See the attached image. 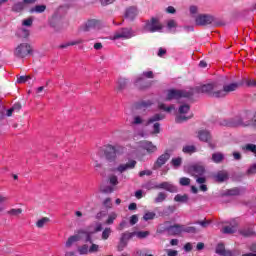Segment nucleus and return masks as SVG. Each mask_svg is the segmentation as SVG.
Listing matches in <instances>:
<instances>
[{
  "instance_id": "37998d69",
  "label": "nucleus",
  "mask_w": 256,
  "mask_h": 256,
  "mask_svg": "<svg viewBox=\"0 0 256 256\" xmlns=\"http://www.w3.org/2000/svg\"><path fill=\"white\" fill-rule=\"evenodd\" d=\"M196 232H197V228L193 226L182 225V233H196Z\"/></svg>"
},
{
  "instance_id": "20e7f679",
  "label": "nucleus",
  "mask_w": 256,
  "mask_h": 256,
  "mask_svg": "<svg viewBox=\"0 0 256 256\" xmlns=\"http://www.w3.org/2000/svg\"><path fill=\"white\" fill-rule=\"evenodd\" d=\"M123 151V148L120 146H113V145H106L104 148V155L110 163H113V161H116L117 155Z\"/></svg>"
},
{
  "instance_id": "338daca9",
  "label": "nucleus",
  "mask_w": 256,
  "mask_h": 256,
  "mask_svg": "<svg viewBox=\"0 0 256 256\" xmlns=\"http://www.w3.org/2000/svg\"><path fill=\"white\" fill-rule=\"evenodd\" d=\"M228 195H239V189L233 188L231 190H228Z\"/></svg>"
},
{
  "instance_id": "dca6fc26",
  "label": "nucleus",
  "mask_w": 256,
  "mask_h": 256,
  "mask_svg": "<svg viewBox=\"0 0 256 256\" xmlns=\"http://www.w3.org/2000/svg\"><path fill=\"white\" fill-rule=\"evenodd\" d=\"M189 173L194 177H199V175L205 173V167L201 164H195L189 168Z\"/></svg>"
},
{
  "instance_id": "9b49d317",
  "label": "nucleus",
  "mask_w": 256,
  "mask_h": 256,
  "mask_svg": "<svg viewBox=\"0 0 256 256\" xmlns=\"http://www.w3.org/2000/svg\"><path fill=\"white\" fill-rule=\"evenodd\" d=\"M135 165H137V161L130 160L127 163H122L118 165V167L113 168L112 171L116 173H125V171H129V169H135Z\"/></svg>"
},
{
  "instance_id": "0e129e2a",
  "label": "nucleus",
  "mask_w": 256,
  "mask_h": 256,
  "mask_svg": "<svg viewBox=\"0 0 256 256\" xmlns=\"http://www.w3.org/2000/svg\"><path fill=\"white\" fill-rule=\"evenodd\" d=\"M139 221V217L137 215H132L130 217V225H136V223H138Z\"/></svg>"
},
{
  "instance_id": "680f3d73",
  "label": "nucleus",
  "mask_w": 256,
  "mask_h": 256,
  "mask_svg": "<svg viewBox=\"0 0 256 256\" xmlns=\"http://www.w3.org/2000/svg\"><path fill=\"white\" fill-rule=\"evenodd\" d=\"M241 234L244 237H251V235H254V232H253V230L248 229V230H242Z\"/></svg>"
},
{
  "instance_id": "4c0bfd02",
  "label": "nucleus",
  "mask_w": 256,
  "mask_h": 256,
  "mask_svg": "<svg viewBox=\"0 0 256 256\" xmlns=\"http://www.w3.org/2000/svg\"><path fill=\"white\" fill-rule=\"evenodd\" d=\"M111 233H113V230H111V228H109V227L105 228L102 232V239L104 241H107V239H109V237H111Z\"/></svg>"
},
{
  "instance_id": "6e6d98bb",
  "label": "nucleus",
  "mask_w": 256,
  "mask_h": 256,
  "mask_svg": "<svg viewBox=\"0 0 256 256\" xmlns=\"http://www.w3.org/2000/svg\"><path fill=\"white\" fill-rule=\"evenodd\" d=\"M31 79V76H20L17 78V83H27Z\"/></svg>"
},
{
  "instance_id": "b1692460",
  "label": "nucleus",
  "mask_w": 256,
  "mask_h": 256,
  "mask_svg": "<svg viewBox=\"0 0 256 256\" xmlns=\"http://www.w3.org/2000/svg\"><path fill=\"white\" fill-rule=\"evenodd\" d=\"M137 13H138L137 8L130 7L126 10L125 17H126V19L133 20L137 17Z\"/></svg>"
},
{
  "instance_id": "4be33fe9",
  "label": "nucleus",
  "mask_w": 256,
  "mask_h": 256,
  "mask_svg": "<svg viewBox=\"0 0 256 256\" xmlns=\"http://www.w3.org/2000/svg\"><path fill=\"white\" fill-rule=\"evenodd\" d=\"M93 229V224H90L86 230H82V235H86V241H88L89 243H91V235H95V233H97L96 231H93Z\"/></svg>"
},
{
  "instance_id": "09e8293b",
  "label": "nucleus",
  "mask_w": 256,
  "mask_h": 256,
  "mask_svg": "<svg viewBox=\"0 0 256 256\" xmlns=\"http://www.w3.org/2000/svg\"><path fill=\"white\" fill-rule=\"evenodd\" d=\"M92 225L94 226L93 231H95L96 233H99V231H103V224L101 222H94L92 223Z\"/></svg>"
},
{
  "instance_id": "a211bd4d",
  "label": "nucleus",
  "mask_w": 256,
  "mask_h": 256,
  "mask_svg": "<svg viewBox=\"0 0 256 256\" xmlns=\"http://www.w3.org/2000/svg\"><path fill=\"white\" fill-rule=\"evenodd\" d=\"M157 187H158V189H165L166 191H169L170 193H177L176 186L169 182H162Z\"/></svg>"
},
{
  "instance_id": "7ed1b4c3",
  "label": "nucleus",
  "mask_w": 256,
  "mask_h": 256,
  "mask_svg": "<svg viewBox=\"0 0 256 256\" xmlns=\"http://www.w3.org/2000/svg\"><path fill=\"white\" fill-rule=\"evenodd\" d=\"M189 119H193L191 108L187 104L181 105L176 116V123H183L184 121H189Z\"/></svg>"
},
{
  "instance_id": "864d4df0",
  "label": "nucleus",
  "mask_w": 256,
  "mask_h": 256,
  "mask_svg": "<svg viewBox=\"0 0 256 256\" xmlns=\"http://www.w3.org/2000/svg\"><path fill=\"white\" fill-rule=\"evenodd\" d=\"M160 132H161V125H160L158 122L154 123L152 133H153L154 135H157V134H159Z\"/></svg>"
},
{
  "instance_id": "13d9d810",
  "label": "nucleus",
  "mask_w": 256,
  "mask_h": 256,
  "mask_svg": "<svg viewBox=\"0 0 256 256\" xmlns=\"http://www.w3.org/2000/svg\"><path fill=\"white\" fill-rule=\"evenodd\" d=\"M141 123H143V118L140 116H135L132 121V125H141Z\"/></svg>"
},
{
  "instance_id": "c756f323",
  "label": "nucleus",
  "mask_w": 256,
  "mask_h": 256,
  "mask_svg": "<svg viewBox=\"0 0 256 256\" xmlns=\"http://www.w3.org/2000/svg\"><path fill=\"white\" fill-rule=\"evenodd\" d=\"M23 213V209L21 208H12L9 211H7V215H10V217H19Z\"/></svg>"
},
{
  "instance_id": "49530a36",
  "label": "nucleus",
  "mask_w": 256,
  "mask_h": 256,
  "mask_svg": "<svg viewBox=\"0 0 256 256\" xmlns=\"http://www.w3.org/2000/svg\"><path fill=\"white\" fill-rule=\"evenodd\" d=\"M155 212H146L143 216L144 221H153L155 219Z\"/></svg>"
},
{
  "instance_id": "2eb2a0df",
  "label": "nucleus",
  "mask_w": 256,
  "mask_h": 256,
  "mask_svg": "<svg viewBox=\"0 0 256 256\" xmlns=\"http://www.w3.org/2000/svg\"><path fill=\"white\" fill-rule=\"evenodd\" d=\"M170 157H171V155L167 152L160 155L158 157V159L156 160V162L154 163V169H159V168L163 167V165H165L167 163V161H169Z\"/></svg>"
},
{
  "instance_id": "774afa93",
  "label": "nucleus",
  "mask_w": 256,
  "mask_h": 256,
  "mask_svg": "<svg viewBox=\"0 0 256 256\" xmlns=\"http://www.w3.org/2000/svg\"><path fill=\"white\" fill-rule=\"evenodd\" d=\"M179 252L177 250H167L168 256H177Z\"/></svg>"
},
{
  "instance_id": "2f4dec72",
  "label": "nucleus",
  "mask_w": 256,
  "mask_h": 256,
  "mask_svg": "<svg viewBox=\"0 0 256 256\" xmlns=\"http://www.w3.org/2000/svg\"><path fill=\"white\" fill-rule=\"evenodd\" d=\"M242 150L244 153H247L250 151L251 153H254L256 157V145L255 144H246L245 146L242 147Z\"/></svg>"
},
{
  "instance_id": "e433bc0d",
  "label": "nucleus",
  "mask_w": 256,
  "mask_h": 256,
  "mask_svg": "<svg viewBox=\"0 0 256 256\" xmlns=\"http://www.w3.org/2000/svg\"><path fill=\"white\" fill-rule=\"evenodd\" d=\"M159 109H162V111H166V113H171L172 111L175 110V106L170 105V106H165L163 103H159L158 105Z\"/></svg>"
},
{
  "instance_id": "5fc2aeb1",
  "label": "nucleus",
  "mask_w": 256,
  "mask_h": 256,
  "mask_svg": "<svg viewBox=\"0 0 256 256\" xmlns=\"http://www.w3.org/2000/svg\"><path fill=\"white\" fill-rule=\"evenodd\" d=\"M127 247V242L120 238V242L118 244V251H123Z\"/></svg>"
},
{
  "instance_id": "f8f14e48",
  "label": "nucleus",
  "mask_w": 256,
  "mask_h": 256,
  "mask_svg": "<svg viewBox=\"0 0 256 256\" xmlns=\"http://www.w3.org/2000/svg\"><path fill=\"white\" fill-rule=\"evenodd\" d=\"M37 3V0H23L22 2H17L13 5L12 11H15L16 13H21L23 9H25L26 5H33Z\"/></svg>"
},
{
  "instance_id": "c9c22d12",
  "label": "nucleus",
  "mask_w": 256,
  "mask_h": 256,
  "mask_svg": "<svg viewBox=\"0 0 256 256\" xmlns=\"http://www.w3.org/2000/svg\"><path fill=\"white\" fill-rule=\"evenodd\" d=\"M133 237H135V232H125L121 235L120 239L128 243L130 239H133Z\"/></svg>"
},
{
  "instance_id": "393cba45",
  "label": "nucleus",
  "mask_w": 256,
  "mask_h": 256,
  "mask_svg": "<svg viewBox=\"0 0 256 256\" xmlns=\"http://www.w3.org/2000/svg\"><path fill=\"white\" fill-rule=\"evenodd\" d=\"M215 179L218 183H223V181H227L229 179V174L226 171H220L215 175Z\"/></svg>"
},
{
  "instance_id": "f03ea898",
  "label": "nucleus",
  "mask_w": 256,
  "mask_h": 256,
  "mask_svg": "<svg viewBox=\"0 0 256 256\" xmlns=\"http://www.w3.org/2000/svg\"><path fill=\"white\" fill-rule=\"evenodd\" d=\"M31 53H33V48L29 43H20L14 49V56L18 59H25V57H28Z\"/></svg>"
},
{
  "instance_id": "0eeeda50",
  "label": "nucleus",
  "mask_w": 256,
  "mask_h": 256,
  "mask_svg": "<svg viewBox=\"0 0 256 256\" xmlns=\"http://www.w3.org/2000/svg\"><path fill=\"white\" fill-rule=\"evenodd\" d=\"M101 26V21L97 19H90L80 26V31H83L84 33H87L89 31H99V29H101Z\"/></svg>"
},
{
  "instance_id": "aec40b11",
  "label": "nucleus",
  "mask_w": 256,
  "mask_h": 256,
  "mask_svg": "<svg viewBox=\"0 0 256 256\" xmlns=\"http://www.w3.org/2000/svg\"><path fill=\"white\" fill-rule=\"evenodd\" d=\"M168 233L170 235H181V233H183V225H173L168 227Z\"/></svg>"
},
{
  "instance_id": "79ce46f5",
  "label": "nucleus",
  "mask_w": 256,
  "mask_h": 256,
  "mask_svg": "<svg viewBox=\"0 0 256 256\" xmlns=\"http://www.w3.org/2000/svg\"><path fill=\"white\" fill-rule=\"evenodd\" d=\"M189 13L191 15V17H197L198 13H199V7L196 5H192L189 7Z\"/></svg>"
},
{
  "instance_id": "603ef678",
  "label": "nucleus",
  "mask_w": 256,
  "mask_h": 256,
  "mask_svg": "<svg viewBox=\"0 0 256 256\" xmlns=\"http://www.w3.org/2000/svg\"><path fill=\"white\" fill-rule=\"evenodd\" d=\"M103 205L106 209H113V202L111 201V198H106L103 201Z\"/></svg>"
},
{
  "instance_id": "9d476101",
  "label": "nucleus",
  "mask_w": 256,
  "mask_h": 256,
  "mask_svg": "<svg viewBox=\"0 0 256 256\" xmlns=\"http://www.w3.org/2000/svg\"><path fill=\"white\" fill-rule=\"evenodd\" d=\"M213 21V16L209 14H199L195 18V24L200 27H205V25H211Z\"/></svg>"
},
{
  "instance_id": "ea45409f",
  "label": "nucleus",
  "mask_w": 256,
  "mask_h": 256,
  "mask_svg": "<svg viewBox=\"0 0 256 256\" xmlns=\"http://www.w3.org/2000/svg\"><path fill=\"white\" fill-rule=\"evenodd\" d=\"M78 253H79V255H88L89 246L87 244H84V245L78 247Z\"/></svg>"
},
{
  "instance_id": "c03bdc74",
  "label": "nucleus",
  "mask_w": 256,
  "mask_h": 256,
  "mask_svg": "<svg viewBox=\"0 0 256 256\" xmlns=\"http://www.w3.org/2000/svg\"><path fill=\"white\" fill-rule=\"evenodd\" d=\"M33 17H28L24 20H22V27H32L33 26Z\"/></svg>"
},
{
  "instance_id": "f704fd0d",
  "label": "nucleus",
  "mask_w": 256,
  "mask_h": 256,
  "mask_svg": "<svg viewBox=\"0 0 256 256\" xmlns=\"http://www.w3.org/2000/svg\"><path fill=\"white\" fill-rule=\"evenodd\" d=\"M83 43V40H75L72 42H67L65 44L60 45V49H67V47H72L73 45H81Z\"/></svg>"
},
{
  "instance_id": "6ab92c4d",
  "label": "nucleus",
  "mask_w": 256,
  "mask_h": 256,
  "mask_svg": "<svg viewBox=\"0 0 256 256\" xmlns=\"http://www.w3.org/2000/svg\"><path fill=\"white\" fill-rule=\"evenodd\" d=\"M216 253L217 255H221V256H233V252H231L230 250H226L225 245L223 244L217 245Z\"/></svg>"
},
{
  "instance_id": "a18cd8bd",
  "label": "nucleus",
  "mask_w": 256,
  "mask_h": 256,
  "mask_svg": "<svg viewBox=\"0 0 256 256\" xmlns=\"http://www.w3.org/2000/svg\"><path fill=\"white\" fill-rule=\"evenodd\" d=\"M165 199H167V194H165L164 192H160L155 198L154 203H163Z\"/></svg>"
},
{
  "instance_id": "8fccbe9b",
  "label": "nucleus",
  "mask_w": 256,
  "mask_h": 256,
  "mask_svg": "<svg viewBox=\"0 0 256 256\" xmlns=\"http://www.w3.org/2000/svg\"><path fill=\"white\" fill-rule=\"evenodd\" d=\"M237 228L235 226H226L222 229V233H235Z\"/></svg>"
},
{
  "instance_id": "6e6552de",
  "label": "nucleus",
  "mask_w": 256,
  "mask_h": 256,
  "mask_svg": "<svg viewBox=\"0 0 256 256\" xmlns=\"http://www.w3.org/2000/svg\"><path fill=\"white\" fill-rule=\"evenodd\" d=\"M137 35L135 31L131 28H122L114 33L112 39L115 41L117 39H131Z\"/></svg>"
},
{
  "instance_id": "e2e57ef3",
  "label": "nucleus",
  "mask_w": 256,
  "mask_h": 256,
  "mask_svg": "<svg viewBox=\"0 0 256 256\" xmlns=\"http://www.w3.org/2000/svg\"><path fill=\"white\" fill-rule=\"evenodd\" d=\"M97 251H99V245L92 244L89 248V253H97Z\"/></svg>"
},
{
  "instance_id": "f3484780",
  "label": "nucleus",
  "mask_w": 256,
  "mask_h": 256,
  "mask_svg": "<svg viewBox=\"0 0 256 256\" xmlns=\"http://www.w3.org/2000/svg\"><path fill=\"white\" fill-rule=\"evenodd\" d=\"M139 146L141 149H145L147 153H155V151H157V146H155L153 142L141 141L139 142Z\"/></svg>"
},
{
  "instance_id": "423d86ee",
  "label": "nucleus",
  "mask_w": 256,
  "mask_h": 256,
  "mask_svg": "<svg viewBox=\"0 0 256 256\" xmlns=\"http://www.w3.org/2000/svg\"><path fill=\"white\" fill-rule=\"evenodd\" d=\"M222 125H225L226 127H249L251 121H245V118L236 116L230 120H224Z\"/></svg>"
},
{
  "instance_id": "473e14b6",
  "label": "nucleus",
  "mask_w": 256,
  "mask_h": 256,
  "mask_svg": "<svg viewBox=\"0 0 256 256\" xmlns=\"http://www.w3.org/2000/svg\"><path fill=\"white\" fill-rule=\"evenodd\" d=\"M174 201H176L177 203H187V201H189V196H187V194H184V195L177 194L174 197Z\"/></svg>"
},
{
  "instance_id": "4468645a",
  "label": "nucleus",
  "mask_w": 256,
  "mask_h": 256,
  "mask_svg": "<svg viewBox=\"0 0 256 256\" xmlns=\"http://www.w3.org/2000/svg\"><path fill=\"white\" fill-rule=\"evenodd\" d=\"M145 77L147 79H153V71H146L143 72L140 76H137L134 80V85H136V87H139L141 83L145 82Z\"/></svg>"
},
{
  "instance_id": "f257e3e1",
  "label": "nucleus",
  "mask_w": 256,
  "mask_h": 256,
  "mask_svg": "<svg viewBox=\"0 0 256 256\" xmlns=\"http://www.w3.org/2000/svg\"><path fill=\"white\" fill-rule=\"evenodd\" d=\"M219 89L220 86L215 82L197 86L196 88H190L189 90L170 89L166 91L164 101H173V99H187V97H191L192 95H195V93H207V95H210V97L219 99V96H215L217 93H219Z\"/></svg>"
},
{
  "instance_id": "cd10ccee",
  "label": "nucleus",
  "mask_w": 256,
  "mask_h": 256,
  "mask_svg": "<svg viewBox=\"0 0 256 256\" xmlns=\"http://www.w3.org/2000/svg\"><path fill=\"white\" fill-rule=\"evenodd\" d=\"M128 84L129 80H127V78H119L116 89H118V91H123Z\"/></svg>"
},
{
  "instance_id": "72a5a7b5",
  "label": "nucleus",
  "mask_w": 256,
  "mask_h": 256,
  "mask_svg": "<svg viewBox=\"0 0 256 256\" xmlns=\"http://www.w3.org/2000/svg\"><path fill=\"white\" fill-rule=\"evenodd\" d=\"M150 234L151 233L149 231H135L134 237H137L138 239H146Z\"/></svg>"
},
{
  "instance_id": "052dcab7",
  "label": "nucleus",
  "mask_w": 256,
  "mask_h": 256,
  "mask_svg": "<svg viewBox=\"0 0 256 256\" xmlns=\"http://www.w3.org/2000/svg\"><path fill=\"white\" fill-rule=\"evenodd\" d=\"M244 83H246L247 87H255L256 80L253 79H245Z\"/></svg>"
},
{
  "instance_id": "de8ad7c7",
  "label": "nucleus",
  "mask_w": 256,
  "mask_h": 256,
  "mask_svg": "<svg viewBox=\"0 0 256 256\" xmlns=\"http://www.w3.org/2000/svg\"><path fill=\"white\" fill-rule=\"evenodd\" d=\"M181 163H183V160L181 159V157L173 158L172 161H171V164L175 168L181 167Z\"/></svg>"
},
{
  "instance_id": "412c9836",
  "label": "nucleus",
  "mask_w": 256,
  "mask_h": 256,
  "mask_svg": "<svg viewBox=\"0 0 256 256\" xmlns=\"http://www.w3.org/2000/svg\"><path fill=\"white\" fill-rule=\"evenodd\" d=\"M198 139L204 141V143H209L211 141V133L207 130H200L198 132Z\"/></svg>"
},
{
  "instance_id": "c85d7f7f",
  "label": "nucleus",
  "mask_w": 256,
  "mask_h": 256,
  "mask_svg": "<svg viewBox=\"0 0 256 256\" xmlns=\"http://www.w3.org/2000/svg\"><path fill=\"white\" fill-rule=\"evenodd\" d=\"M51 220L48 218V217H43L39 220H37L36 222V227L38 229H43V227H45V225H48V223L50 222Z\"/></svg>"
},
{
  "instance_id": "39448f33",
  "label": "nucleus",
  "mask_w": 256,
  "mask_h": 256,
  "mask_svg": "<svg viewBox=\"0 0 256 256\" xmlns=\"http://www.w3.org/2000/svg\"><path fill=\"white\" fill-rule=\"evenodd\" d=\"M163 29V26L159 22L157 18H152L148 20L144 27L143 32L144 33H156V31H161Z\"/></svg>"
},
{
  "instance_id": "bf43d9fd",
  "label": "nucleus",
  "mask_w": 256,
  "mask_h": 256,
  "mask_svg": "<svg viewBox=\"0 0 256 256\" xmlns=\"http://www.w3.org/2000/svg\"><path fill=\"white\" fill-rule=\"evenodd\" d=\"M247 173H248V175H255V173H256V163H255V164H252V165L249 167Z\"/></svg>"
},
{
  "instance_id": "ddd939ff",
  "label": "nucleus",
  "mask_w": 256,
  "mask_h": 256,
  "mask_svg": "<svg viewBox=\"0 0 256 256\" xmlns=\"http://www.w3.org/2000/svg\"><path fill=\"white\" fill-rule=\"evenodd\" d=\"M82 233H83V230H79L77 234L70 236L65 243V247L67 249H71V247H73V245H75V243H77V241H79L80 239L83 238Z\"/></svg>"
},
{
  "instance_id": "a878e982",
  "label": "nucleus",
  "mask_w": 256,
  "mask_h": 256,
  "mask_svg": "<svg viewBox=\"0 0 256 256\" xmlns=\"http://www.w3.org/2000/svg\"><path fill=\"white\" fill-rule=\"evenodd\" d=\"M117 217H119V214H117V212H115V211L110 212L105 221V225H113V223H115V219H117Z\"/></svg>"
},
{
  "instance_id": "7c9ffc66",
  "label": "nucleus",
  "mask_w": 256,
  "mask_h": 256,
  "mask_svg": "<svg viewBox=\"0 0 256 256\" xmlns=\"http://www.w3.org/2000/svg\"><path fill=\"white\" fill-rule=\"evenodd\" d=\"M47 6L45 5H36L30 9V13H45Z\"/></svg>"
},
{
  "instance_id": "a19ab883",
  "label": "nucleus",
  "mask_w": 256,
  "mask_h": 256,
  "mask_svg": "<svg viewBox=\"0 0 256 256\" xmlns=\"http://www.w3.org/2000/svg\"><path fill=\"white\" fill-rule=\"evenodd\" d=\"M162 119H165L163 114H155L148 120V124L155 123V121H161Z\"/></svg>"
},
{
  "instance_id": "3c124183",
  "label": "nucleus",
  "mask_w": 256,
  "mask_h": 256,
  "mask_svg": "<svg viewBox=\"0 0 256 256\" xmlns=\"http://www.w3.org/2000/svg\"><path fill=\"white\" fill-rule=\"evenodd\" d=\"M179 183H180V185H182V187H187V185L191 184V179H189L187 177H182V178H180Z\"/></svg>"
},
{
  "instance_id": "5701e85b",
  "label": "nucleus",
  "mask_w": 256,
  "mask_h": 256,
  "mask_svg": "<svg viewBox=\"0 0 256 256\" xmlns=\"http://www.w3.org/2000/svg\"><path fill=\"white\" fill-rule=\"evenodd\" d=\"M9 201V196L5 194H0V213H3L7 209V202Z\"/></svg>"
},
{
  "instance_id": "69168bd1",
  "label": "nucleus",
  "mask_w": 256,
  "mask_h": 256,
  "mask_svg": "<svg viewBox=\"0 0 256 256\" xmlns=\"http://www.w3.org/2000/svg\"><path fill=\"white\" fill-rule=\"evenodd\" d=\"M167 25L168 29H175V27H177V22H175V20H169Z\"/></svg>"
},
{
  "instance_id": "4d7b16f0",
  "label": "nucleus",
  "mask_w": 256,
  "mask_h": 256,
  "mask_svg": "<svg viewBox=\"0 0 256 256\" xmlns=\"http://www.w3.org/2000/svg\"><path fill=\"white\" fill-rule=\"evenodd\" d=\"M183 153H195V146H185Z\"/></svg>"
},
{
  "instance_id": "bb28decb",
  "label": "nucleus",
  "mask_w": 256,
  "mask_h": 256,
  "mask_svg": "<svg viewBox=\"0 0 256 256\" xmlns=\"http://www.w3.org/2000/svg\"><path fill=\"white\" fill-rule=\"evenodd\" d=\"M225 159V154L221 152H216L212 154L213 163H222Z\"/></svg>"
},
{
  "instance_id": "1a4fd4ad",
  "label": "nucleus",
  "mask_w": 256,
  "mask_h": 256,
  "mask_svg": "<svg viewBox=\"0 0 256 256\" xmlns=\"http://www.w3.org/2000/svg\"><path fill=\"white\" fill-rule=\"evenodd\" d=\"M240 84L237 82L226 84L223 86V89L219 88V93H216L215 96L219 97V99L223 97H227L229 93H233V91H237Z\"/></svg>"
},
{
  "instance_id": "58836bf2",
  "label": "nucleus",
  "mask_w": 256,
  "mask_h": 256,
  "mask_svg": "<svg viewBox=\"0 0 256 256\" xmlns=\"http://www.w3.org/2000/svg\"><path fill=\"white\" fill-rule=\"evenodd\" d=\"M108 181H109L110 185H113L114 187L116 185H119V178L115 174H111L108 178Z\"/></svg>"
}]
</instances>
